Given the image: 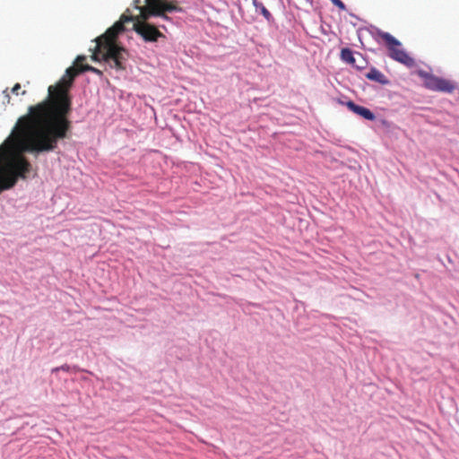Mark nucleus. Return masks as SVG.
<instances>
[{"instance_id":"nucleus-11","label":"nucleus","mask_w":459,"mask_h":459,"mask_svg":"<svg viewBox=\"0 0 459 459\" xmlns=\"http://www.w3.org/2000/svg\"><path fill=\"white\" fill-rule=\"evenodd\" d=\"M86 60V56H78L74 61V65L75 67L79 68L82 65H85L83 64V62Z\"/></svg>"},{"instance_id":"nucleus-3","label":"nucleus","mask_w":459,"mask_h":459,"mask_svg":"<svg viewBox=\"0 0 459 459\" xmlns=\"http://www.w3.org/2000/svg\"><path fill=\"white\" fill-rule=\"evenodd\" d=\"M160 17L161 15L149 14L141 8V14L137 16H127L122 14L120 20L108 28L106 32L96 39V46L91 56L93 61H104L111 68L125 70V63L128 59V51L117 44V38L119 33L125 30V23L134 21V30L146 42H157L160 38L166 36L159 30L158 27L148 22L151 17Z\"/></svg>"},{"instance_id":"nucleus-1","label":"nucleus","mask_w":459,"mask_h":459,"mask_svg":"<svg viewBox=\"0 0 459 459\" xmlns=\"http://www.w3.org/2000/svg\"><path fill=\"white\" fill-rule=\"evenodd\" d=\"M84 71L75 65L66 69L56 85L48 87L47 100L28 108L11 135L0 145V193L11 189L18 179H26L31 164L23 152L40 153L54 151L60 140L68 137L72 123L69 90L74 78Z\"/></svg>"},{"instance_id":"nucleus-9","label":"nucleus","mask_w":459,"mask_h":459,"mask_svg":"<svg viewBox=\"0 0 459 459\" xmlns=\"http://www.w3.org/2000/svg\"><path fill=\"white\" fill-rule=\"evenodd\" d=\"M341 59L350 65L357 66L353 52L350 48H342L341 51Z\"/></svg>"},{"instance_id":"nucleus-17","label":"nucleus","mask_w":459,"mask_h":459,"mask_svg":"<svg viewBox=\"0 0 459 459\" xmlns=\"http://www.w3.org/2000/svg\"><path fill=\"white\" fill-rule=\"evenodd\" d=\"M268 13V11L266 9H264V14Z\"/></svg>"},{"instance_id":"nucleus-4","label":"nucleus","mask_w":459,"mask_h":459,"mask_svg":"<svg viewBox=\"0 0 459 459\" xmlns=\"http://www.w3.org/2000/svg\"><path fill=\"white\" fill-rule=\"evenodd\" d=\"M377 35L381 38L388 49L389 56L401 63L405 65L406 66H412L414 65V60L411 57L403 48L402 44L398 41L394 36H392L388 32L378 31Z\"/></svg>"},{"instance_id":"nucleus-14","label":"nucleus","mask_w":459,"mask_h":459,"mask_svg":"<svg viewBox=\"0 0 459 459\" xmlns=\"http://www.w3.org/2000/svg\"><path fill=\"white\" fill-rule=\"evenodd\" d=\"M20 90H21V84L15 83L14 86L12 88L11 92L15 95H18Z\"/></svg>"},{"instance_id":"nucleus-8","label":"nucleus","mask_w":459,"mask_h":459,"mask_svg":"<svg viewBox=\"0 0 459 459\" xmlns=\"http://www.w3.org/2000/svg\"><path fill=\"white\" fill-rule=\"evenodd\" d=\"M366 77L370 81L379 82L383 85L389 83V81L386 78V76L376 68L370 69V71L366 74Z\"/></svg>"},{"instance_id":"nucleus-12","label":"nucleus","mask_w":459,"mask_h":459,"mask_svg":"<svg viewBox=\"0 0 459 459\" xmlns=\"http://www.w3.org/2000/svg\"><path fill=\"white\" fill-rule=\"evenodd\" d=\"M3 95H4L3 103L4 104H9L11 102V97H10V93L8 91V89H5L3 91Z\"/></svg>"},{"instance_id":"nucleus-13","label":"nucleus","mask_w":459,"mask_h":459,"mask_svg":"<svg viewBox=\"0 0 459 459\" xmlns=\"http://www.w3.org/2000/svg\"><path fill=\"white\" fill-rule=\"evenodd\" d=\"M332 3L341 10H345V4L341 0H332Z\"/></svg>"},{"instance_id":"nucleus-10","label":"nucleus","mask_w":459,"mask_h":459,"mask_svg":"<svg viewBox=\"0 0 459 459\" xmlns=\"http://www.w3.org/2000/svg\"><path fill=\"white\" fill-rule=\"evenodd\" d=\"M81 70H82L84 72H91V73H94V74H96L98 75H102V72L100 70H99L98 68L93 67L91 65H85L81 66Z\"/></svg>"},{"instance_id":"nucleus-2","label":"nucleus","mask_w":459,"mask_h":459,"mask_svg":"<svg viewBox=\"0 0 459 459\" xmlns=\"http://www.w3.org/2000/svg\"><path fill=\"white\" fill-rule=\"evenodd\" d=\"M84 71L75 65L66 69L56 85L48 87L47 100L28 108L11 135L0 145V193L11 189L18 179H26L31 164L23 152L40 153L54 151L60 140L68 137L72 123L69 90L74 78Z\"/></svg>"},{"instance_id":"nucleus-5","label":"nucleus","mask_w":459,"mask_h":459,"mask_svg":"<svg viewBox=\"0 0 459 459\" xmlns=\"http://www.w3.org/2000/svg\"><path fill=\"white\" fill-rule=\"evenodd\" d=\"M144 13L149 14L161 15L164 20H169L168 13L181 12L177 0H144Z\"/></svg>"},{"instance_id":"nucleus-16","label":"nucleus","mask_w":459,"mask_h":459,"mask_svg":"<svg viewBox=\"0 0 459 459\" xmlns=\"http://www.w3.org/2000/svg\"><path fill=\"white\" fill-rule=\"evenodd\" d=\"M59 369L65 370V366H62L61 368H56L53 369V372L58 371Z\"/></svg>"},{"instance_id":"nucleus-15","label":"nucleus","mask_w":459,"mask_h":459,"mask_svg":"<svg viewBox=\"0 0 459 459\" xmlns=\"http://www.w3.org/2000/svg\"><path fill=\"white\" fill-rule=\"evenodd\" d=\"M140 3H141V0H134V6L135 9L139 10V12L141 13V8H143L144 5L141 6Z\"/></svg>"},{"instance_id":"nucleus-18","label":"nucleus","mask_w":459,"mask_h":459,"mask_svg":"<svg viewBox=\"0 0 459 459\" xmlns=\"http://www.w3.org/2000/svg\"><path fill=\"white\" fill-rule=\"evenodd\" d=\"M21 94H22V95H25V94H26V91H22L21 92Z\"/></svg>"},{"instance_id":"nucleus-7","label":"nucleus","mask_w":459,"mask_h":459,"mask_svg":"<svg viewBox=\"0 0 459 459\" xmlns=\"http://www.w3.org/2000/svg\"><path fill=\"white\" fill-rule=\"evenodd\" d=\"M347 107L350 108V110H351L355 114L362 117L367 120L373 121L376 118L373 112H371L368 108L362 106H359L355 104L353 101H348Z\"/></svg>"},{"instance_id":"nucleus-6","label":"nucleus","mask_w":459,"mask_h":459,"mask_svg":"<svg viewBox=\"0 0 459 459\" xmlns=\"http://www.w3.org/2000/svg\"><path fill=\"white\" fill-rule=\"evenodd\" d=\"M420 75L424 78V86L429 90L451 93L455 89L448 80L427 73H421Z\"/></svg>"}]
</instances>
